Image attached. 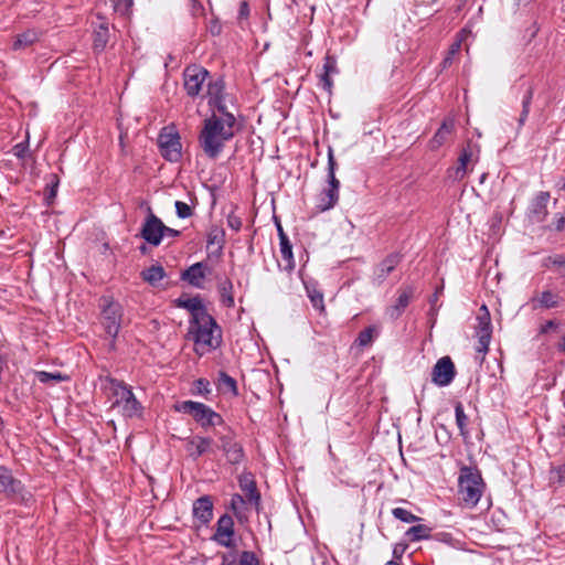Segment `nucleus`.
<instances>
[{
    "label": "nucleus",
    "instance_id": "nucleus-1",
    "mask_svg": "<svg viewBox=\"0 0 565 565\" xmlns=\"http://www.w3.org/2000/svg\"><path fill=\"white\" fill-rule=\"evenodd\" d=\"M239 129L241 126L232 111H211L202 121L198 136L199 146L209 159L216 160Z\"/></svg>",
    "mask_w": 565,
    "mask_h": 565
},
{
    "label": "nucleus",
    "instance_id": "nucleus-2",
    "mask_svg": "<svg viewBox=\"0 0 565 565\" xmlns=\"http://www.w3.org/2000/svg\"><path fill=\"white\" fill-rule=\"evenodd\" d=\"M188 337L194 342L195 352L200 355L217 349L222 343L221 328L210 313L204 319L189 321Z\"/></svg>",
    "mask_w": 565,
    "mask_h": 565
},
{
    "label": "nucleus",
    "instance_id": "nucleus-3",
    "mask_svg": "<svg viewBox=\"0 0 565 565\" xmlns=\"http://www.w3.org/2000/svg\"><path fill=\"white\" fill-rule=\"evenodd\" d=\"M486 490L480 470L472 466H462L458 477V500L467 509H473Z\"/></svg>",
    "mask_w": 565,
    "mask_h": 565
},
{
    "label": "nucleus",
    "instance_id": "nucleus-4",
    "mask_svg": "<svg viewBox=\"0 0 565 565\" xmlns=\"http://www.w3.org/2000/svg\"><path fill=\"white\" fill-rule=\"evenodd\" d=\"M110 392L114 401L111 408L121 407V413L127 418L139 417L142 414V406L136 398L131 388L122 381L108 377Z\"/></svg>",
    "mask_w": 565,
    "mask_h": 565
},
{
    "label": "nucleus",
    "instance_id": "nucleus-5",
    "mask_svg": "<svg viewBox=\"0 0 565 565\" xmlns=\"http://www.w3.org/2000/svg\"><path fill=\"white\" fill-rule=\"evenodd\" d=\"M177 411L191 415L192 418L205 430L211 427L223 428L226 425L221 414L200 402L184 401L177 406Z\"/></svg>",
    "mask_w": 565,
    "mask_h": 565
},
{
    "label": "nucleus",
    "instance_id": "nucleus-6",
    "mask_svg": "<svg viewBox=\"0 0 565 565\" xmlns=\"http://www.w3.org/2000/svg\"><path fill=\"white\" fill-rule=\"evenodd\" d=\"M214 435L217 437V448L224 454L230 465L237 466L245 461L244 447L236 440V433L230 425L226 424L220 430L215 429Z\"/></svg>",
    "mask_w": 565,
    "mask_h": 565
},
{
    "label": "nucleus",
    "instance_id": "nucleus-7",
    "mask_svg": "<svg viewBox=\"0 0 565 565\" xmlns=\"http://www.w3.org/2000/svg\"><path fill=\"white\" fill-rule=\"evenodd\" d=\"M0 493L14 503L28 505L33 501V495L25 489L21 480L17 479L12 471L0 466Z\"/></svg>",
    "mask_w": 565,
    "mask_h": 565
},
{
    "label": "nucleus",
    "instance_id": "nucleus-8",
    "mask_svg": "<svg viewBox=\"0 0 565 565\" xmlns=\"http://www.w3.org/2000/svg\"><path fill=\"white\" fill-rule=\"evenodd\" d=\"M100 301L102 310L99 321L107 335L113 339L111 347H114L115 339L121 328L122 307L119 302H116L110 298L104 297Z\"/></svg>",
    "mask_w": 565,
    "mask_h": 565
},
{
    "label": "nucleus",
    "instance_id": "nucleus-9",
    "mask_svg": "<svg viewBox=\"0 0 565 565\" xmlns=\"http://www.w3.org/2000/svg\"><path fill=\"white\" fill-rule=\"evenodd\" d=\"M158 146L161 156L170 161L178 162L182 157V145L179 132L174 127H164L158 136Z\"/></svg>",
    "mask_w": 565,
    "mask_h": 565
},
{
    "label": "nucleus",
    "instance_id": "nucleus-10",
    "mask_svg": "<svg viewBox=\"0 0 565 565\" xmlns=\"http://www.w3.org/2000/svg\"><path fill=\"white\" fill-rule=\"evenodd\" d=\"M235 523L233 516L224 513L221 515L215 524V532L211 540L220 546L228 550L236 547L235 543Z\"/></svg>",
    "mask_w": 565,
    "mask_h": 565
},
{
    "label": "nucleus",
    "instance_id": "nucleus-11",
    "mask_svg": "<svg viewBox=\"0 0 565 565\" xmlns=\"http://www.w3.org/2000/svg\"><path fill=\"white\" fill-rule=\"evenodd\" d=\"M207 77H210V72L205 67L198 64L186 66L183 71L186 94L192 98L199 96Z\"/></svg>",
    "mask_w": 565,
    "mask_h": 565
},
{
    "label": "nucleus",
    "instance_id": "nucleus-12",
    "mask_svg": "<svg viewBox=\"0 0 565 565\" xmlns=\"http://www.w3.org/2000/svg\"><path fill=\"white\" fill-rule=\"evenodd\" d=\"M207 105L211 111H230L226 100L228 94L225 90V81L222 76L207 83Z\"/></svg>",
    "mask_w": 565,
    "mask_h": 565
},
{
    "label": "nucleus",
    "instance_id": "nucleus-13",
    "mask_svg": "<svg viewBox=\"0 0 565 565\" xmlns=\"http://www.w3.org/2000/svg\"><path fill=\"white\" fill-rule=\"evenodd\" d=\"M163 222L149 210L140 230V236L150 245L159 246L162 242Z\"/></svg>",
    "mask_w": 565,
    "mask_h": 565
},
{
    "label": "nucleus",
    "instance_id": "nucleus-14",
    "mask_svg": "<svg viewBox=\"0 0 565 565\" xmlns=\"http://www.w3.org/2000/svg\"><path fill=\"white\" fill-rule=\"evenodd\" d=\"M238 486L245 498H247V502L252 508L255 509L256 512H259L262 504V495L259 490L257 489V483L255 477L252 472L244 471L238 478Z\"/></svg>",
    "mask_w": 565,
    "mask_h": 565
},
{
    "label": "nucleus",
    "instance_id": "nucleus-15",
    "mask_svg": "<svg viewBox=\"0 0 565 565\" xmlns=\"http://www.w3.org/2000/svg\"><path fill=\"white\" fill-rule=\"evenodd\" d=\"M455 376L456 367L450 356L440 358L431 371V381L438 386L449 385Z\"/></svg>",
    "mask_w": 565,
    "mask_h": 565
},
{
    "label": "nucleus",
    "instance_id": "nucleus-16",
    "mask_svg": "<svg viewBox=\"0 0 565 565\" xmlns=\"http://www.w3.org/2000/svg\"><path fill=\"white\" fill-rule=\"evenodd\" d=\"M220 565H260V559L253 551H238L236 547L221 553Z\"/></svg>",
    "mask_w": 565,
    "mask_h": 565
},
{
    "label": "nucleus",
    "instance_id": "nucleus-17",
    "mask_svg": "<svg viewBox=\"0 0 565 565\" xmlns=\"http://www.w3.org/2000/svg\"><path fill=\"white\" fill-rule=\"evenodd\" d=\"M214 439L210 436L195 435L186 439L185 450L193 460L213 451Z\"/></svg>",
    "mask_w": 565,
    "mask_h": 565
},
{
    "label": "nucleus",
    "instance_id": "nucleus-18",
    "mask_svg": "<svg viewBox=\"0 0 565 565\" xmlns=\"http://www.w3.org/2000/svg\"><path fill=\"white\" fill-rule=\"evenodd\" d=\"M174 305L175 307L186 309L190 312V321H195L200 318L204 319V316L209 313L200 296L191 298L186 294H182L174 300Z\"/></svg>",
    "mask_w": 565,
    "mask_h": 565
},
{
    "label": "nucleus",
    "instance_id": "nucleus-19",
    "mask_svg": "<svg viewBox=\"0 0 565 565\" xmlns=\"http://www.w3.org/2000/svg\"><path fill=\"white\" fill-rule=\"evenodd\" d=\"M551 195L547 191H541L530 203L527 210V218L531 223H542L545 221L547 212V203Z\"/></svg>",
    "mask_w": 565,
    "mask_h": 565
},
{
    "label": "nucleus",
    "instance_id": "nucleus-20",
    "mask_svg": "<svg viewBox=\"0 0 565 565\" xmlns=\"http://www.w3.org/2000/svg\"><path fill=\"white\" fill-rule=\"evenodd\" d=\"M207 271H210L209 265L205 262H198L183 270L180 278L192 287L201 289Z\"/></svg>",
    "mask_w": 565,
    "mask_h": 565
},
{
    "label": "nucleus",
    "instance_id": "nucleus-21",
    "mask_svg": "<svg viewBox=\"0 0 565 565\" xmlns=\"http://www.w3.org/2000/svg\"><path fill=\"white\" fill-rule=\"evenodd\" d=\"M414 294H415L414 287H412V286L401 287L398 289V297H397L395 303L390 306L386 309V315L393 320L398 319L403 315L405 309L408 307V305L411 303V301L414 297Z\"/></svg>",
    "mask_w": 565,
    "mask_h": 565
},
{
    "label": "nucleus",
    "instance_id": "nucleus-22",
    "mask_svg": "<svg viewBox=\"0 0 565 565\" xmlns=\"http://www.w3.org/2000/svg\"><path fill=\"white\" fill-rule=\"evenodd\" d=\"M213 500L209 494L198 498L193 502L192 513L202 525H207L213 519Z\"/></svg>",
    "mask_w": 565,
    "mask_h": 565
},
{
    "label": "nucleus",
    "instance_id": "nucleus-23",
    "mask_svg": "<svg viewBox=\"0 0 565 565\" xmlns=\"http://www.w3.org/2000/svg\"><path fill=\"white\" fill-rule=\"evenodd\" d=\"M249 503L247 502V498L239 493H234L231 498L230 509L232 510L234 516L238 521L239 524H245L248 522V508Z\"/></svg>",
    "mask_w": 565,
    "mask_h": 565
},
{
    "label": "nucleus",
    "instance_id": "nucleus-24",
    "mask_svg": "<svg viewBox=\"0 0 565 565\" xmlns=\"http://www.w3.org/2000/svg\"><path fill=\"white\" fill-rule=\"evenodd\" d=\"M217 279V291L220 295L221 303L226 308H233L235 306L234 300V285L228 277H216Z\"/></svg>",
    "mask_w": 565,
    "mask_h": 565
},
{
    "label": "nucleus",
    "instance_id": "nucleus-25",
    "mask_svg": "<svg viewBox=\"0 0 565 565\" xmlns=\"http://www.w3.org/2000/svg\"><path fill=\"white\" fill-rule=\"evenodd\" d=\"M402 255L399 253L388 254L377 266L375 270L376 279L383 282L387 276L396 268L401 263Z\"/></svg>",
    "mask_w": 565,
    "mask_h": 565
},
{
    "label": "nucleus",
    "instance_id": "nucleus-26",
    "mask_svg": "<svg viewBox=\"0 0 565 565\" xmlns=\"http://www.w3.org/2000/svg\"><path fill=\"white\" fill-rule=\"evenodd\" d=\"M562 298L551 290H544L540 296L531 299L532 308L534 310L541 309H554L561 303Z\"/></svg>",
    "mask_w": 565,
    "mask_h": 565
},
{
    "label": "nucleus",
    "instance_id": "nucleus-27",
    "mask_svg": "<svg viewBox=\"0 0 565 565\" xmlns=\"http://www.w3.org/2000/svg\"><path fill=\"white\" fill-rule=\"evenodd\" d=\"M339 201V191L331 188H323L317 198V210L326 212L333 209Z\"/></svg>",
    "mask_w": 565,
    "mask_h": 565
},
{
    "label": "nucleus",
    "instance_id": "nucleus-28",
    "mask_svg": "<svg viewBox=\"0 0 565 565\" xmlns=\"http://www.w3.org/2000/svg\"><path fill=\"white\" fill-rule=\"evenodd\" d=\"M109 41L108 22L103 21L94 29L93 50L95 53H102Z\"/></svg>",
    "mask_w": 565,
    "mask_h": 565
},
{
    "label": "nucleus",
    "instance_id": "nucleus-29",
    "mask_svg": "<svg viewBox=\"0 0 565 565\" xmlns=\"http://www.w3.org/2000/svg\"><path fill=\"white\" fill-rule=\"evenodd\" d=\"M454 131V121L451 119L444 120L441 126L438 128V130L435 132L433 138L429 140V148L431 150H437L440 148L447 139L450 137V135Z\"/></svg>",
    "mask_w": 565,
    "mask_h": 565
},
{
    "label": "nucleus",
    "instance_id": "nucleus-30",
    "mask_svg": "<svg viewBox=\"0 0 565 565\" xmlns=\"http://www.w3.org/2000/svg\"><path fill=\"white\" fill-rule=\"evenodd\" d=\"M473 148L471 141H468L461 149L460 154L458 157V167L456 168V178L462 179L467 173V166L472 161L473 157Z\"/></svg>",
    "mask_w": 565,
    "mask_h": 565
},
{
    "label": "nucleus",
    "instance_id": "nucleus-31",
    "mask_svg": "<svg viewBox=\"0 0 565 565\" xmlns=\"http://www.w3.org/2000/svg\"><path fill=\"white\" fill-rule=\"evenodd\" d=\"M40 40V33L36 30H26L18 34L12 43V50L19 51L30 47Z\"/></svg>",
    "mask_w": 565,
    "mask_h": 565
},
{
    "label": "nucleus",
    "instance_id": "nucleus-32",
    "mask_svg": "<svg viewBox=\"0 0 565 565\" xmlns=\"http://www.w3.org/2000/svg\"><path fill=\"white\" fill-rule=\"evenodd\" d=\"M140 277L150 286L156 287L159 281L166 277V270L161 265H151L150 267L141 270Z\"/></svg>",
    "mask_w": 565,
    "mask_h": 565
},
{
    "label": "nucleus",
    "instance_id": "nucleus-33",
    "mask_svg": "<svg viewBox=\"0 0 565 565\" xmlns=\"http://www.w3.org/2000/svg\"><path fill=\"white\" fill-rule=\"evenodd\" d=\"M455 416H456V424L459 428L460 436L463 438V440H467L469 438V431H468V423L469 418L465 413V408L461 402H457L455 405Z\"/></svg>",
    "mask_w": 565,
    "mask_h": 565
},
{
    "label": "nucleus",
    "instance_id": "nucleus-34",
    "mask_svg": "<svg viewBox=\"0 0 565 565\" xmlns=\"http://www.w3.org/2000/svg\"><path fill=\"white\" fill-rule=\"evenodd\" d=\"M280 245V254L286 263L282 267L284 270L291 273L295 268V260L292 255V245L289 241V238H284L279 241Z\"/></svg>",
    "mask_w": 565,
    "mask_h": 565
},
{
    "label": "nucleus",
    "instance_id": "nucleus-35",
    "mask_svg": "<svg viewBox=\"0 0 565 565\" xmlns=\"http://www.w3.org/2000/svg\"><path fill=\"white\" fill-rule=\"evenodd\" d=\"M217 386L220 391L230 392L234 396L238 395L236 380L230 376L226 372L221 371L218 374Z\"/></svg>",
    "mask_w": 565,
    "mask_h": 565
},
{
    "label": "nucleus",
    "instance_id": "nucleus-36",
    "mask_svg": "<svg viewBox=\"0 0 565 565\" xmlns=\"http://www.w3.org/2000/svg\"><path fill=\"white\" fill-rule=\"evenodd\" d=\"M431 529L424 524L413 525L409 527L405 535L412 541V542H418L422 540H427L430 537Z\"/></svg>",
    "mask_w": 565,
    "mask_h": 565
},
{
    "label": "nucleus",
    "instance_id": "nucleus-37",
    "mask_svg": "<svg viewBox=\"0 0 565 565\" xmlns=\"http://www.w3.org/2000/svg\"><path fill=\"white\" fill-rule=\"evenodd\" d=\"M305 287L313 308L320 312L324 311L323 294L315 285L306 282Z\"/></svg>",
    "mask_w": 565,
    "mask_h": 565
},
{
    "label": "nucleus",
    "instance_id": "nucleus-38",
    "mask_svg": "<svg viewBox=\"0 0 565 565\" xmlns=\"http://www.w3.org/2000/svg\"><path fill=\"white\" fill-rule=\"evenodd\" d=\"M544 266L556 267L557 274L561 277L565 278V257L563 255L548 256L547 258L544 259Z\"/></svg>",
    "mask_w": 565,
    "mask_h": 565
},
{
    "label": "nucleus",
    "instance_id": "nucleus-39",
    "mask_svg": "<svg viewBox=\"0 0 565 565\" xmlns=\"http://www.w3.org/2000/svg\"><path fill=\"white\" fill-rule=\"evenodd\" d=\"M392 514L395 519L399 520L404 523H415L420 520L419 516L415 515L411 511L404 509V508H394L392 509Z\"/></svg>",
    "mask_w": 565,
    "mask_h": 565
},
{
    "label": "nucleus",
    "instance_id": "nucleus-40",
    "mask_svg": "<svg viewBox=\"0 0 565 565\" xmlns=\"http://www.w3.org/2000/svg\"><path fill=\"white\" fill-rule=\"evenodd\" d=\"M58 184H60V179H58L57 174H55V173L51 174L50 181L45 188V200L49 205L53 202V200L55 199V196L57 194Z\"/></svg>",
    "mask_w": 565,
    "mask_h": 565
},
{
    "label": "nucleus",
    "instance_id": "nucleus-41",
    "mask_svg": "<svg viewBox=\"0 0 565 565\" xmlns=\"http://www.w3.org/2000/svg\"><path fill=\"white\" fill-rule=\"evenodd\" d=\"M481 310L484 311V315L478 317L479 323H478V328H477V333L491 334L492 333L491 319H490V313L488 311L487 306L483 305L481 307Z\"/></svg>",
    "mask_w": 565,
    "mask_h": 565
},
{
    "label": "nucleus",
    "instance_id": "nucleus-42",
    "mask_svg": "<svg viewBox=\"0 0 565 565\" xmlns=\"http://www.w3.org/2000/svg\"><path fill=\"white\" fill-rule=\"evenodd\" d=\"M218 245V249L222 250L225 244V232L222 228L214 227L207 234V245Z\"/></svg>",
    "mask_w": 565,
    "mask_h": 565
},
{
    "label": "nucleus",
    "instance_id": "nucleus-43",
    "mask_svg": "<svg viewBox=\"0 0 565 565\" xmlns=\"http://www.w3.org/2000/svg\"><path fill=\"white\" fill-rule=\"evenodd\" d=\"M533 88L532 87H529L525 95L523 96V99H522V111H521V115H520V118H519V125L522 126L524 125L527 116H529V113H530V107H531V103H532V98H533Z\"/></svg>",
    "mask_w": 565,
    "mask_h": 565
},
{
    "label": "nucleus",
    "instance_id": "nucleus-44",
    "mask_svg": "<svg viewBox=\"0 0 565 565\" xmlns=\"http://www.w3.org/2000/svg\"><path fill=\"white\" fill-rule=\"evenodd\" d=\"M374 331L375 329L372 326L360 331L355 339V344L361 348L370 345L373 341Z\"/></svg>",
    "mask_w": 565,
    "mask_h": 565
},
{
    "label": "nucleus",
    "instance_id": "nucleus-45",
    "mask_svg": "<svg viewBox=\"0 0 565 565\" xmlns=\"http://www.w3.org/2000/svg\"><path fill=\"white\" fill-rule=\"evenodd\" d=\"M193 394L202 395L204 397H207L211 393V384L206 379H198L193 383Z\"/></svg>",
    "mask_w": 565,
    "mask_h": 565
},
{
    "label": "nucleus",
    "instance_id": "nucleus-46",
    "mask_svg": "<svg viewBox=\"0 0 565 565\" xmlns=\"http://www.w3.org/2000/svg\"><path fill=\"white\" fill-rule=\"evenodd\" d=\"M460 49H461L460 40L454 42L450 45V47L447 52V55L444 57L443 62L440 63V66L443 70L449 67L452 64L454 56L459 53Z\"/></svg>",
    "mask_w": 565,
    "mask_h": 565
},
{
    "label": "nucleus",
    "instance_id": "nucleus-47",
    "mask_svg": "<svg viewBox=\"0 0 565 565\" xmlns=\"http://www.w3.org/2000/svg\"><path fill=\"white\" fill-rule=\"evenodd\" d=\"M36 377L43 384L50 383L51 381L62 382L67 379V376L63 375L61 372L51 373L45 371L38 372Z\"/></svg>",
    "mask_w": 565,
    "mask_h": 565
},
{
    "label": "nucleus",
    "instance_id": "nucleus-48",
    "mask_svg": "<svg viewBox=\"0 0 565 565\" xmlns=\"http://www.w3.org/2000/svg\"><path fill=\"white\" fill-rule=\"evenodd\" d=\"M175 213L180 218H189L193 215V207L182 201H175Z\"/></svg>",
    "mask_w": 565,
    "mask_h": 565
},
{
    "label": "nucleus",
    "instance_id": "nucleus-49",
    "mask_svg": "<svg viewBox=\"0 0 565 565\" xmlns=\"http://www.w3.org/2000/svg\"><path fill=\"white\" fill-rule=\"evenodd\" d=\"M323 73L326 74H338L339 70L337 66V58L332 55L327 54L323 62Z\"/></svg>",
    "mask_w": 565,
    "mask_h": 565
},
{
    "label": "nucleus",
    "instance_id": "nucleus-50",
    "mask_svg": "<svg viewBox=\"0 0 565 565\" xmlns=\"http://www.w3.org/2000/svg\"><path fill=\"white\" fill-rule=\"evenodd\" d=\"M477 334H478V345H477L476 350L479 353L486 354L489 350L491 334H489V333H477Z\"/></svg>",
    "mask_w": 565,
    "mask_h": 565
},
{
    "label": "nucleus",
    "instance_id": "nucleus-51",
    "mask_svg": "<svg viewBox=\"0 0 565 565\" xmlns=\"http://www.w3.org/2000/svg\"><path fill=\"white\" fill-rule=\"evenodd\" d=\"M551 480L561 486H565V465L552 469Z\"/></svg>",
    "mask_w": 565,
    "mask_h": 565
},
{
    "label": "nucleus",
    "instance_id": "nucleus-52",
    "mask_svg": "<svg viewBox=\"0 0 565 565\" xmlns=\"http://www.w3.org/2000/svg\"><path fill=\"white\" fill-rule=\"evenodd\" d=\"M226 222H227V226L235 232H239L242 228V225H243L242 218L238 215H236L234 212H231L227 215Z\"/></svg>",
    "mask_w": 565,
    "mask_h": 565
},
{
    "label": "nucleus",
    "instance_id": "nucleus-53",
    "mask_svg": "<svg viewBox=\"0 0 565 565\" xmlns=\"http://www.w3.org/2000/svg\"><path fill=\"white\" fill-rule=\"evenodd\" d=\"M29 150V141L28 139L25 141H22V142H19L17 143L12 151H13V154L18 158V159H24L25 156H26V152Z\"/></svg>",
    "mask_w": 565,
    "mask_h": 565
},
{
    "label": "nucleus",
    "instance_id": "nucleus-54",
    "mask_svg": "<svg viewBox=\"0 0 565 565\" xmlns=\"http://www.w3.org/2000/svg\"><path fill=\"white\" fill-rule=\"evenodd\" d=\"M319 85L329 94L332 93L333 81L331 78V74H326L322 72L319 76Z\"/></svg>",
    "mask_w": 565,
    "mask_h": 565
},
{
    "label": "nucleus",
    "instance_id": "nucleus-55",
    "mask_svg": "<svg viewBox=\"0 0 565 565\" xmlns=\"http://www.w3.org/2000/svg\"><path fill=\"white\" fill-rule=\"evenodd\" d=\"M134 6V0H118L115 4V10L121 14H129Z\"/></svg>",
    "mask_w": 565,
    "mask_h": 565
},
{
    "label": "nucleus",
    "instance_id": "nucleus-56",
    "mask_svg": "<svg viewBox=\"0 0 565 565\" xmlns=\"http://www.w3.org/2000/svg\"><path fill=\"white\" fill-rule=\"evenodd\" d=\"M338 168V163L335 161L333 150L329 147L328 150V172L327 174H335V170Z\"/></svg>",
    "mask_w": 565,
    "mask_h": 565
},
{
    "label": "nucleus",
    "instance_id": "nucleus-57",
    "mask_svg": "<svg viewBox=\"0 0 565 565\" xmlns=\"http://www.w3.org/2000/svg\"><path fill=\"white\" fill-rule=\"evenodd\" d=\"M407 548V545L406 544H402V543H398L394 546L393 548V558L396 559V561H399L402 559L405 551Z\"/></svg>",
    "mask_w": 565,
    "mask_h": 565
},
{
    "label": "nucleus",
    "instance_id": "nucleus-58",
    "mask_svg": "<svg viewBox=\"0 0 565 565\" xmlns=\"http://www.w3.org/2000/svg\"><path fill=\"white\" fill-rule=\"evenodd\" d=\"M249 17V4L247 1H242L238 9V19L245 20Z\"/></svg>",
    "mask_w": 565,
    "mask_h": 565
},
{
    "label": "nucleus",
    "instance_id": "nucleus-59",
    "mask_svg": "<svg viewBox=\"0 0 565 565\" xmlns=\"http://www.w3.org/2000/svg\"><path fill=\"white\" fill-rule=\"evenodd\" d=\"M162 227H163V228H162V230H163V231H162V238H163L164 236L175 238V237H179V236L181 235V231H179V230H174V228L169 227V226H167V225H164V224H162Z\"/></svg>",
    "mask_w": 565,
    "mask_h": 565
},
{
    "label": "nucleus",
    "instance_id": "nucleus-60",
    "mask_svg": "<svg viewBox=\"0 0 565 565\" xmlns=\"http://www.w3.org/2000/svg\"><path fill=\"white\" fill-rule=\"evenodd\" d=\"M327 188L340 191V181L337 179L335 174H327Z\"/></svg>",
    "mask_w": 565,
    "mask_h": 565
},
{
    "label": "nucleus",
    "instance_id": "nucleus-61",
    "mask_svg": "<svg viewBox=\"0 0 565 565\" xmlns=\"http://www.w3.org/2000/svg\"><path fill=\"white\" fill-rule=\"evenodd\" d=\"M555 230L562 232L565 230V214L559 216L555 222Z\"/></svg>",
    "mask_w": 565,
    "mask_h": 565
},
{
    "label": "nucleus",
    "instance_id": "nucleus-62",
    "mask_svg": "<svg viewBox=\"0 0 565 565\" xmlns=\"http://www.w3.org/2000/svg\"><path fill=\"white\" fill-rule=\"evenodd\" d=\"M557 323L554 320H548L546 323L542 327L541 332L545 333L550 329L556 328Z\"/></svg>",
    "mask_w": 565,
    "mask_h": 565
},
{
    "label": "nucleus",
    "instance_id": "nucleus-63",
    "mask_svg": "<svg viewBox=\"0 0 565 565\" xmlns=\"http://www.w3.org/2000/svg\"><path fill=\"white\" fill-rule=\"evenodd\" d=\"M276 227H277V233H278V237H279V241L284 238H288V235L285 233L281 224L279 221L276 220Z\"/></svg>",
    "mask_w": 565,
    "mask_h": 565
},
{
    "label": "nucleus",
    "instance_id": "nucleus-64",
    "mask_svg": "<svg viewBox=\"0 0 565 565\" xmlns=\"http://www.w3.org/2000/svg\"><path fill=\"white\" fill-rule=\"evenodd\" d=\"M557 188H558V190H561V191H565V178H561V179L557 181Z\"/></svg>",
    "mask_w": 565,
    "mask_h": 565
}]
</instances>
